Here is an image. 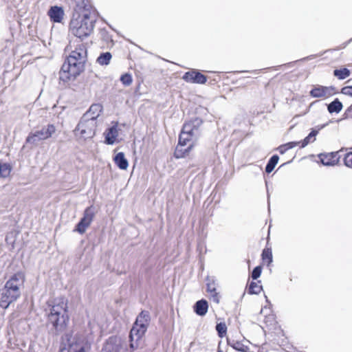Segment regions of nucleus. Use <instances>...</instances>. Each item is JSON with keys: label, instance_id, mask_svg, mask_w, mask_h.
<instances>
[{"label": "nucleus", "instance_id": "1", "mask_svg": "<svg viewBox=\"0 0 352 352\" xmlns=\"http://www.w3.org/2000/svg\"><path fill=\"white\" fill-rule=\"evenodd\" d=\"M96 21L94 10L85 6L79 7L71 19L69 31L74 36L82 40L93 32Z\"/></svg>", "mask_w": 352, "mask_h": 352}, {"label": "nucleus", "instance_id": "2", "mask_svg": "<svg viewBox=\"0 0 352 352\" xmlns=\"http://www.w3.org/2000/svg\"><path fill=\"white\" fill-rule=\"evenodd\" d=\"M48 305L47 323L52 325L50 331L54 335H58L66 329L69 320L67 300L64 297L57 298Z\"/></svg>", "mask_w": 352, "mask_h": 352}, {"label": "nucleus", "instance_id": "3", "mask_svg": "<svg viewBox=\"0 0 352 352\" xmlns=\"http://www.w3.org/2000/svg\"><path fill=\"white\" fill-rule=\"evenodd\" d=\"M203 120L199 118H195L186 121L179 135L178 144L175 152L186 154L192 151L197 144V140L201 134L200 127Z\"/></svg>", "mask_w": 352, "mask_h": 352}, {"label": "nucleus", "instance_id": "4", "mask_svg": "<svg viewBox=\"0 0 352 352\" xmlns=\"http://www.w3.org/2000/svg\"><path fill=\"white\" fill-rule=\"evenodd\" d=\"M25 282V274L22 272L14 274L0 290V307L7 309L21 296L20 287Z\"/></svg>", "mask_w": 352, "mask_h": 352}, {"label": "nucleus", "instance_id": "5", "mask_svg": "<svg viewBox=\"0 0 352 352\" xmlns=\"http://www.w3.org/2000/svg\"><path fill=\"white\" fill-rule=\"evenodd\" d=\"M84 68L85 61L78 60L74 56L69 55L59 72L60 80L65 82L74 80L83 72Z\"/></svg>", "mask_w": 352, "mask_h": 352}, {"label": "nucleus", "instance_id": "6", "mask_svg": "<svg viewBox=\"0 0 352 352\" xmlns=\"http://www.w3.org/2000/svg\"><path fill=\"white\" fill-rule=\"evenodd\" d=\"M95 118H87L83 116L76 128V134L84 140L94 137L96 129Z\"/></svg>", "mask_w": 352, "mask_h": 352}, {"label": "nucleus", "instance_id": "7", "mask_svg": "<svg viewBox=\"0 0 352 352\" xmlns=\"http://www.w3.org/2000/svg\"><path fill=\"white\" fill-rule=\"evenodd\" d=\"M67 348L61 349L60 352H86L90 348L85 336L81 333L67 338Z\"/></svg>", "mask_w": 352, "mask_h": 352}, {"label": "nucleus", "instance_id": "8", "mask_svg": "<svg viewBox=\"0 0 352 352\" xmlns=\"http://www.w3.org/2000/svg\"><path fill=\"white\" fill-rule=\"evenodd\" d=\"M56 132V127L52 124L43 126L41 129L30 133L26 139V143L35 146L41 141L51 138Z\"/></svg>", "mask_w": 352, "mask_h": 352}, {"label": "nucleus", "instance_id": "9", "mask_svg": "<svg viewBox=\"0 0 352 352\" xmlns=\"http://www.w3.org/2000/svg\"><path fill=\"white\" fill-rule=\"evenodd\" d=\"M146 331V327L144 325L141 327L133 324L129 334V346L131 351L142 348L144 346V337Z\"/></svg>", "mask_w": 352, "mask_h": 352}, {"label": "nucleus", "instance_id": "10", "mask_svg": "<svg viewBox=\"0 0 352 352\" xmlns=\"http://www.w3.org/2000/svg\"><path fill=\"white\" fill-rule=\"evenodd\" d=\"M95 208L93 206L87 207L83 212L82 217L74 229V232H77L80 234L85 232L87 228L91 225L95 217Z\"/></svg>", "mask_w": 352, "mask_h": 352}, {"label": "nucleus", "instance_id": "11", "mask_svg": "<svg viewBox=\"0 0 352 352\" xmlns=\"http://www.w3.org/2000/svg\"><path fill=\"white\" fill-rule=\"evenodd\" d=\"M338 93L336 87L333 86L314 85L309 91V96L312 98L327 99Z\"/></svg>", "mask_w": 352, "mask_h": 352}, {"label": "nucleus", "instance_id": "12", "mask_svg": "<svg viewBox=\"0 0 352 352\" xmlns=\"http://www.w3.org/2000/svg\"><path fill=\"white\" fill-rule=\"evenodd\" d=\"M317 131H312L302 142H290L285 144L280 145L277 148V151L280 153L283 154L287 150L298 146L300 148H303L307 145L309 142L315 140L316 135H317Z\"/></svg>", "mask_w": 352, "mask_h": 352}, {"label": "nucleus", "instance_id": "13", "mask_svg": "<svg viewBox=\"0 0 352 352\" xmlns=\"http://www.w3.org/2000/svg\"><path fill=\"white\" fill-rule=\"evenodd\" d=\"M100 352H125V349L120 337L111 336L104 343Z\"/></svg>", "mask_w": 352, "mask_h": 352}, {"label": "nucleus", "instance_id": "14", "mask_svg": "<svg viewBox=\"0 0 352 352\" xmlns=\"http://www.w3.org/2000/svg\"><path fill=\"white\" fill-rule=\"evenodd\" d=\"M182 78L186 82L195 84H205L208 80L206 76L196 69H191L186 72Z\"/></svg>", "mask_w": 352, "mask_h": 352}, {"label": "nucleus", "instance_id": "15", "mask_svg": "<svg viewBox=\"0 0 352 352\" xmlns=\"http://www.w3.org/2000/svg\"><path fill=\"white\" fill-rule=\"evenodd\" d=\"M310 160L326 166H335L340 161V155H309Z\"/></svg>", "mask_w": 352, "mask_h": 352}, {"label": "nucleus", "instance_id": "16", "mask_svg": "<svg viewBox=\"0 0 352 352\" xmlns=\"http://www.w3.org/2000/svg\"><path fill=\"white\" fill-rule=\"evenodd\" d=\"M118 124L116 122L107 129L104 133L105 142L108 144H113L118 136Z\"/></svg>", "mask_w": 352, "mask_h": 352}, {"label": "nucleus", "instance_id": "17", "mask_svg": "<svg viewBox=\"0 0 352 352\" xmlns=\"http://www.w3.org/2000/svg\"><path fill=\"white\" fill-rule=\"evenodd\" d=\"M47 14L54 23H60L63 19L64 11L61 7L52 6Z\"/></svg>", "mask_w": 352, "mask_h": 352}, {"label": "nucleus", "instance_id": "18", "mask_svg": "<svg viewBox=\"0 0 352 352\" xmlns=\"http://www.w3.org/2000/svg\"><path fill=\"white\" fill-rule=\"evenodd\" d=\"M194 312L199 316H204L208 310V302L205 299L197 300L193 306Z\"/></svg>", "mask_w": 352, "mask_h": 352}, {"label": "nucleus", "instance_id": "19", "mask_svg": "<svg viewBox=\"0 0 352 352\" xmlns=\"http://www.w3.org/2000/svg\"><path fill=\"white\" fill-rule=\"evenodd\" d=\"M69 55L74 56L78 60L85 62V58L87 57V48L85 44L82 43H78L75 50H72Z\"/></svg>", "mask_w": 352, "mask_h": 352}, {"label": "nucleus", "instance_id": "20", "mask_svg": "<svg viewBox=\"0 0 352 352\" xmlns=\"http://www.w3.org/2000/svg\"><path fill=\"white\" fill-rule=\"evenodd\" d=\"M151 320L150 314L148 311H142L137 316L135 324L141 326L144 325L148 329V326Z\"/></svg>", "mask_w": 352, "mask_h": 352}, {"label": "nucleus", "instance_id": "21", "mask_svg": "<svg viewBox=\"0 0 352 352\" xmlns=\"http://www.w3.org/2000/svg\"><path fill=\"white\" fill-rule=\"evenodd\" d=\"M343 105L342 102L338 99H335L328 104L327 109L330 113H338L342 109Z\"/></svg>", "mask_w": 352, "mask_h": 352}, {"label": "nucleus", "instance_id": "22", "mask_svg": "<svg viewBox=\"0 0 352 352\" xmlns=\"http://www.w3.org/2000/svg\"><path fill=\"white\" fill-rule=\"evenodd\" d=\"M125 155H114L113 161L116 166L121 170H126L129 166L128 160Z\"/></svg>", "mask_w": 352, "mask_h": 352}, {"label": "nucleus", "instance_id": "23", "mask_svg": "<svg viewBox=\"0 0 352 352\" xmlns=\"http://www.w3.org/2000/svg\"><path fill=\"white\" fill-rule=\"evenodd\" d=\"M350 74V70L345 67L338 68L333 71V76L338 80H344L348 78Z\"/></svg>", "mask_w": 352, "mask_h": 352}, {"label": "nucleus", "instance_id": "24", "mask_svg": "<svg viewBox=\"0 0 352 352\" xmlns=\"http://www.w3.org/2000/svg\"><path fill=\"white\" fill-rule=\"evenodd\" d=\"M261 281L257 282L252 281L249 284L248 292L249 294H258L263 289V287L260 285Z\"/></svg>", "mask_w": 352, "mask_h": 352}, {"label": "nucleus", "instance_id": "25", "mask_svg": "<svg viewBox=\"0 0 352 352\" xmlns=\"http://www.w3.org/2000/svg\"><path fill=\"white\" fill-rule=\"evenodd\" d=\"M112 58L110 52L102 53L97 58V63L100 65H107Z\"/></svg>", "mask_w": 352, "mask_h": 352}, {"label": "nucleus", "instance_id": "26", "mask_svg": "<svg viewBox=\"0 0 352 352\" xmlns=\"http://www.w3.org/2000/svg\"><path fill=\"white\" fill-rule=\"evenodd\" d=\"M279 160L278 155H272L269 160L266 166H265V172L267 173H270L274 169L276 165L277 164Z\"/></svg>", "mask_w": 352, "mask_h": 352}, {"label": "nucleus", "instance_id": "27", "mask_svg": "<svg viewBox=\"0 0 352 352\" xmlns=\"http://www.w3.org/2000/svg\"><path fill=\"white\" fill-rule=\"evenodd\" d=\"M12 167L10 164L0 162V177H8L11 172Z\"/></svg>", "mask_w": 352, "mask_h": 352}, {"label": "nucleus", "instance_id": "28", "mask_svg": "<svg viewBox=\"0 0 352 352\" xmlns=\"http://www.w3.org/2000/svg\"><path fill=\"white\" fill-rule=\"evenodd\" d=\"M262 260L263 262H267L269 265L272 262V252L270 248H265L261 254Z\"/></svg>", "mask_w": 352, "mask_h": 352}, {"label": "nucleus", "instance_id": "29", "mask_svg": "<svg viewBox=\"0 0 352 352\" xmlns=\"http://www.w3.org/2000/svg\"><path fill=\"white\" fill-rule=\"evenodd\" d=\"M216 331L220 338L226 336L227 332V327L224 322H219L216 324Z\"/></svg>", "mask_w": 352, "mask_h": 352}, {"label": "nucleus", "instance_id": "30", "mask_svg": "<svg viewBox=\"0 0 352 352\" xmlns=\"http://www.w3.org/2000/svg\"><path fill=\"white\" fill-rule=\"evenodd\" d=\"M206 290L208 293L212 294L216 292V284L214 278H210L209 276L206 278Z\"/></svg>", "mask_w": 352, "mask_h": 352}, {"label": "nucleus", "instance_id": "31", "mask_svg": "<svg viewBox=\"0 0 352 352\" xmlns=\"http://www.w3.org/2000/svg\"><path fill=\"white\" fill-rule=\"evenodd\" d=\"M120 81L124 85L129 86L133 82V78L130 74L126 73L121 76Z\"/></svg>", "mask_w": 352, "mask_h": 352}, {"label": "nucleus", "instance_id": "32", "mask_svg": "<svg viewBox=\"0 0 352 352\" xmlns=\"http://www.w3.org/2000/svg\"><path fill=\"white\" fill-rule=\"evenodd\" d=\"M262 272V267L261 265H258L255 267L251 274V277L253 280H256L260 277Z\"/></svg>", "mask_w": 352, "mask_h": 352}, {"label": "nucleus", "instance_id": "33", "mask_svg": "<svg viewBox=\"0 0 352 352\" xmlns=\"http://www.w3.org/2000/svg\"><path fill=\"white\" fill-rule=\"evenodd\" d=\"M341 94L352 96V86H346L342 88Z\"/></svg>", "mask_w": 352, "mask_h": 352}, {"label": "nucleus", "instance_id": "34", "mask_svg": "<svg viewBox=\"0 0 352 352\" xmlns=\"http://www.w3.org/2000/svg\"><path fill=\"white\" fill-rule=\"evenodd\" d=\"M344 163L346 166L352 168V155H344Z\"/></svg>", "mask_w": 352, "mask_h": 352}, {"label": "nucleus", "instance_id": "35", "mask_svg": "<svg viewBox=\"0 0 352 352\" xmlns=\"http://www.w3.org/2000/svg\"><path fill=\"white\" fill-rule=\"evenodd\" d=\"M344 116L346 119H352V104L345 110Z\"/></svg>", "mask_w": 352, "mask_h": 352}, {"label": "nucleus", "instance_id": "36", "mask_svg": "<svg viewBox=\"0 0 352 352\" xmlns=\"http://www.w3.org/2000/svg\"><path fill=\"white\" fill-rule=\"evenodd\" d=\"M210 298L214 302L217 304L219 303L220 296L217 292L210 294Z\"/></svg>", "mask_w": 352, "mask_h": 352}, {"label": "nucleus", "instance_id": "37", "mask_svg": "<svg viewBox=\"0 0 352 352\" xmlns=\"http://www.w3.org/2000/svg\"><path fill=\"white\" fill-rule=\"evenodd\" d=\"M339 152H345V154H350L352 155V148L348 149V148H341L339 151L336 152H331L329 154H338Z\"/></svg>", "mask_w": 352, "mask_h": 352}, {"label": "nucleus", "instance_id": "38", "mask_svg": "<svg viewBox=\"0 0 352 352\" xmlns=\"http://www.w3.org/2000/svg\"><path fill=\"white\" fill-rule=\"evenodd\" d=\"M240 346H241V344L239 342H236L235 344H234L232 345V347L234 349H236L237 351H242V349H241Z\"/></svg>", "mask_w": 352, "mask_h": 352}, {"label": "nucleus", "instance_id": "39", "mask_svg": "<svg viewBox=\"0 0 352 352\" xmlns=\"http://www.w3.org/2000/svg\"><path fill=\"white\" fill-rule=\"evenodd\" d=\"M98 107H99L97 104L91 105L90 107V110H92L93 109H96Z\"/></svg>", "mask_w": 352, "mask_h": 352}, {"label": "nucleus", "instance_id": "40", "mask_svg": "<svg viewBox=\"0 0 352 352\" xmlns=\"http://www.w3.org/2000/svg\"><path fill=\"white\" fill-rule=\"evenodd\" d=\"M176 159H179V158H182V157H184L185 155H173Z\"/></svg>", "mask_w": 352, "mask_h": 352}, {"label": "nucleus", "instance_id": "41", "mask_svg": "<svg viewBox=\"0 0 352 352\" xmlns=\"http://www.w3.org/2000/svg\"><path fill=\"white\" fill-rule=\"evenodd\" d=\"M217 352H223V351H222L221 349H219L217 350Z\"/></svg>", "mask_w": 352, "mask_h": 352}, {"label": "nucleus", "instance_id": "42", "mask_svg": "<svg viewBox=\"0 0 352 352\" xmlns=\"http://www.w3.org/2000/svg\"><path fill=\"white\" fill-rule=\"evenodd\" d=\"M104 34V35L103 36V38H104V36H107V32H105Z\"/></svg>", "mask_w": 352, "mask_h": 352}, {"label": "nucleus", "instance_id": "43", "mask_svg": "<svg viewBox=\"0 0 352 352\" xmlns=\"http://www.w3.org/2000/svg\"><path fill=\"white\" fill-rule=\"evenodd\" d=\"M265 298H266V301H267V302H269V301H268V299H267V296H265Z\"/></svg>", "mask_w": 352, "mask_h": 352}]
</instances>
